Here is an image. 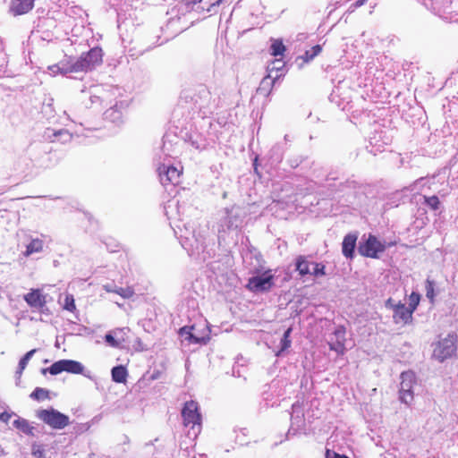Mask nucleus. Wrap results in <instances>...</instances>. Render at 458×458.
<instances>
[{"instance_id": "1", "label": "nucleus", "mask_w": 458, "mask_h": 458, "mask_svg": "<svg viewBox=\"0 0 458 458\" xmlns=\"http://www.w3.org/2000/svg\"><path fill=\"white\" fill-rule=\"evenodd\" d=\"M182 417L184 427L189 428L188 437L195 439L201 431V415L198 403L194 401L186 402L182 410Z\"/></svg>"}, {"instance_id": "2", "label": "nucleus", "mask_w": 458, "mask_h": 458, "mask_svg": "<svg viewBox=\"0 0 458 458\" xmlns=\"http://www.w3.org/2000/svg\"><path fill=\"white\" fill-rule=\"evenodd\" d=\"M102 57L101 48H91L79 58H72V69H73L74 74L88 72L102 64Z\"/></svg>"}, {"instance_id": "3", "label": "nucleus", "mask_w": 458, "mask_h": 458, "mask_svg": "<svg viewBox=\"0 0 458 458\" xmlns=\"http://www.w3.org/2000/svg\"><path fill=\"white\" fill-rule=\"evenodd\" d=\"M243 218L244 212L240 207L233 206L230 208H225L218 223L219 237L222 236V233L241 228L243 225Z\"/></svg>"}, {"instance_id": "4", "label": "nucleus", "mask_w": 458, "mask_h": 458, "mask_svg": "<svg viewBox=\"0 0 458 458\" xmlns=\"http://www.w3.org/2000/svg\"><path fill=\"white\" fill-rule=\"evenodd\" d=\"M183 226L185 229L184 233H182L181 226L175 224V227L178 228L181 233L180 238L182 246L190 253V255L199 254L204 250V235L200 233H197L195 230L190 232L186 225Z\"/></svg>"}, {"instance_id": "5", "label": "nucleus", "mask_w": 458, "mask_h": 458, "mask_svg": "<svg viewBox=\"0 0 458 458\" xmlns=\"http://www.w3.org/2000/svg\"><path fill=\"white\" fill-rule=\"evenodd\" d=\"M64 371L72 374H81L88 378H91L89 371H85V367L82 363L73 360H60L54 362L49 368L42 369L43 374L48 372L51 375H58Z\"/></svg>"}, {"instance_id": "6", "label": "nucleus", "mask_w": 458, "mask_h": 458, "mask_svg": "<svg viewBox=\"0 0 458 458\" xmlns=\"http://www.w3.org/2000/svg\"><path fill=\"white\" fill-rule=\"evenodd\" d=\"M457 336L455 334H448L433 344V357L438 361H444L454 354L456 351Z\"/></svg>"}, {"instance_id": "7", "label": "nucleus", "mask_w": 458, "mask_h": 458, "mask_svg": "<svg viewBox=\"0 0 458 458\" xmlns=\"http://www.w3.org/2000/svg\"><path fill=\"white\" fill-rule=\"evenodd\" d=\"M37 417L54 429H63L70 424V418L54 408L38 410Z\"/></svg>"}, {"instance_id": "8", "label": "nucleus", "mask_w": 458, "mask_h": 458, "mask_svg": "<svg viewBox=\"0 0 458 458\" xmlns=\"http://www.w3.org/2000/svg\"><path fill=\"white\" fill-rule=\"evenodd\" d=\"M159 180L163 185L177 184L182 173V167L174 166L170 162L158 163L157 168Z\"/></svg>"}, {"instance_id": "9", "label": "nucleus", "mask_w": 458, "mask_h": 458, "mask_svg": "<svg viewBox=\"0 0 458 458\" xmlns=\"http://www.w3.org/2000/svg\"><path fill=\"white\" fill-rule=\"evenodd\" d=\"M416 385L415 374L412 371H405L401 374L400 400L410 404L413 401V387Z\"/></svg>"}, {"instance_id": "10", "label": "nucleus", "mask_w": 458, "mask_h": 458, "mask_svg": "<svg viewBox=\"0 0 458 458\" xmlns=\"http://www.w3.org/2000/svg\"><path fill=\"white\" fill-rule=\"evenodd\" d=\"M304 428V408L301 403L296 402L292 406L291 427L288 435H295Z\"/></svg>"}, {"instance_id": "11", "label": "nucleus", "mask_w": 458, "mask_h": 458, "mask_svg": "<svg viewBox=\"0 0 458 458\" xmlns=\"http://www.w3.org/2000/svg\"><path fill=\"white\" fill-rule=\"evenodd\" d=\"M273 275L267 271L251 277L248 282V288L252 292H264L269 290L274 284Z\"/></svg>"}, {"instance_id": "12", "label": "nucleus", "mask_w": 458, "mask_h": 458, "mask_svg": "<svg viewBox=\"0 0 458 458\" xmlns=\"http://www.w3.org/2000/svg\"><path fill=\"white\" fill-rule=\"evenodd\" d=\"M345 335V328L342 326L337 327L328 340L330 350L335 351L339 355H344L346 351Z\"/></svg>"}, {"instance_id": "13", "label": "nucleus", "mask_w": 458, "mask_h": 458, "mask_svg": "<svg viewBox=\"0 0 458 458\" xmlns=\"http://www.w3.org/2000/svg\"><path fill=\"white\" fill-rule=\"evenodd\" d=\"M296 268L301 276L313 275L315 276H321L325 275V267L322 264L310 262L303 257L298 258Z\"/></svg>"}, {"instance_id": "14", "label": "nucleus", "mask_w": 458, "mask_h": 458, "mask_svg": "<svg viewBox=\"0 0 458 458\" xmlns=\"http://www.w3.org/2000/svg\"><path fill=\"white\" fill-rule=\"evenodd\" d=\"M359 250L363 256L377 258V253L385 250V245L377 237L369 235L365 243L360 246Z\"/></svg>"}, {"instance_id": "15", "label": "nucleus", "mask_w": 458, "mask_h": 458, "mask_svg": "<svg viewBox=\"0 0 458 458\" xmlns=\"http://www.w3.org/2000/svg\"><path fill=\"white\" fill-rule=\"evenodd\" d=\"M128 106V103H115L104 113V119L115 125H120L123 121V110Z\"/></svg>"}, {"instance_id": "16", "label": "nucleus", "mask_w": 458, "mask_h": 458, "mask_svg": "<svg viewBox=\"0 0 458 458\" xmlns=\"http://www.w3.org/2000/svg\"><path fill=\"white\" fill-rule=\"evenodd\" d=\"M47 72L51 76L63 75L70 78H76L73 76L74 72L72 69V58H65L58 64L49 65Z\"/></svg>"}, {"instance_id": "17", "label": "nucleus", "mask_w": 458, "mask_h": 458, "mask_svg": "<svg viewBox=\"0 0 458 458\" xmlns=\"http://www.w3.org/2000/svg\"><path fill=\"white\" fill-rule=\"evenodd\" d=\"M36 0H11L9 13L13 16L23 15L34 8Z\"/></svg>"}, {"instance_id": "18", "label": "nucleus", "mask_w": 458, "mask_h": 458, "mask_svg": "<svg viewBox=\"0 0 458 458\" xmlns=\"http://www.w3.org/2000/svg\"><path fill=\"white\" fill-rule=\"evenodd\" d=\"M24 301L33 309H43L47 303V295L39 289H32L24 295Z\"/></svg>"}, {"instance_id": "19", "label": "nucleus", "mask_w": 458, "mask_h": 458, "mask_svg": "<svg viewBox=\"0 0 458 458\" xmlns=\"http://www.w3.org/2000/svg\"><path fill=\"white\" fill-rule=\"evenodd\" d=\"M412 309H410L405 304L398 302L397 306H394V311L393 318L395 324H407L412 318Z\"/></svg>"}, {"instance_id": "20", "label": "nucleus", "mask_w": 458, "mask_h": 458, "mask_svg": "<svg viewBox=\"0 0 458 458\" xmlns=\"http://www.w3.org/2000/svg\"><path fill=\"white\" fill-rule=\"evenodd\" d=\"M192 330H194L193 327H182L180 329V335L182 337L184 338V340H188L189 342L193 343V344H206L210 340V337H209L210 329L208 328V327H207V334L202 336L195 335V334L192 333Z\"/></svg>"}, {"instance_id": "21", "label": "nucleus", "mask_w": 458, "mask_h": 458, "mask_svg": "<svg viewBox=\"0 0 458 458\" xmlns=\"http://www.w3.org/2000/svg\"><path fill=\"white\" fill-rule=\"evenodd\" d=\"M165 213L171 221V224L182 220L179 201L177 199H173L167 201L165 206Z\"/></svg>"}, {"instance_id": "22", "label": "nucleus", "mask_w": 458, "mask_h": 458, "mask_svg": "<svg viewBox=\"0 0 458 458\" xmlns=\"http://www.w3.org/2000/svg\"><path fill=\"white\" fill-rule=\"evenodd\" d=\"M357 234L349 233L347 234L343 241V254L346 258H352L354 252V249L356 246Z\"/></svg>"}, {"instance_id": "23", "label": "nucleus", "mask_w": 458, "mask_h": 458, "mask_svg": "<svg viewBox=\"0 0 458 458\" xmlns=\"http://www.w3.org/2000/svg\"><path fill=\"white\" fill-rule=\"evenodd\" d=\"M125 328H117L106 335L105 340L108 345L114 348L122 346V343L124 341L121 335L123 333Z\"/></svg>"}, {"instance_id": "24", "label": "nucleus", "mask_w": 458, "mask_h": 458, "mask_svg": "<svg viewBox=\"0 0 458 458\" xmlns=\"http://www.w3.org/2000/svg\"><path fill=\"white\" fill-rule=\"evenodd\" d=\"M13 425L22 433L29 436H34L35 428L27 420L18 418L13 422Z\"/></svg>"}, {"instance_id": "25", "label": "nucleus", "mask_w": 458, "mask_h": 458, "mask_svg": "<svg viewBox=\"0 0 458 458\" xmlns=\"http://www.w3.org/2000/svg\"><path fill=\"white\" fill-rule=\"evenodd\" d=\"M112 379L116 383H124L127 377V370L123 366H116L111 371Z\"/></svg>"}, {"instance_id": "26", "label": "nucleus", "mask_w": 458, "mask_h": 458, "mask_svg": "<svg viewBox=\"0 0 458 458\" xmlns=\"http://www.w3.org/2000/svg\"><path fill=\"white\" fill-rule=\"evenodd\" d=\"M37 352L36 349L30 350L19 361L18 369L16 370V378L19 379L25 369L26 366L28 365L29 361L32 358V356Z\"/></svg>"}, {"instance_id": "27", "label": "nucleus", "mask_w": 458, "mask_h": 458, "mask_svg": "<svg viewBox=\"0 0 458 458\" xmlns=\"http://www.w3.org/2000/svg\"><path fill=\"white\" fill-rule=\"evenodd\" d=\"M53 137L52 141L67 143L71 141L72 135L67 130H59L53 132Z\"/></svg>"}, {"instance_id": "28", "label": "nucleus", "mask_w": 458, "mask_h": 458, "mask_svg": "<svg viewBox=\"0 0 458 458\" xmlns=\"http://www.w3.org/2000/svg\"><path fill=\"white\" fill-rule=\"evenodd\" d=\"M43 250V242L39 239L32 240L27 246L26 255L40 252Z\"/></svg>"}, {"instance_id": "29", "label": "nucleus", "mask_w": 458, "mask_h": 458, "mask_svg": "<svg viewBox=\"0 0 458 458\" xmlns=\"http://www.w3.org/2000/svg\"><path fill=\"white\" fill-rule=\"evenodd\" d=\"M271 54L274 56H282L285 51V47L279 39H274L271 44Z\"/></svg>"}, {"instance_id": "30", "label": "nucleus", "mask_w": 458, "mask_h": 458, "mask_svg": "<svg viewBox=\"0 0 458 458\" xmlns=\"http://www.w3.org/2000/svg\"><path fill=\"white\" fill-rule=\"evenodd\" d=\"M63 308L68 311L73 312L76 310L73 295L65 294Z\"/></svg>"}, {"instance_id": "31", "label": "nucleus", "mask_w": 458, "mask_h": 458, "mask_svg": "<svg viewBox=\"0 0 458 458\" xmlns=\"http://www.w3.org/2000/svg\"><path fill=\"white\" fill-rule=\"evenodd\" d=\"M321 52V47L319 45L314 46L311 49L307 50L302 56L305 62L312 60Z\"/></svg>"}, {"instance_id": "32", "label": "nucleus", "mask_w": 458, "mask_h": 458, "mask_svg": "<svg viewBox=\"0 0 458 458\" xmlns=\"http://www.w3.org/2000/svg\"><path fill=\"white\" fill-rule=\"evenodd\" d=\"M31 454L36 458H44L45 457L44 446L40 444L33 443L31 445Z\"/></svg>"}, {"instance_id": "33", "label": "nucleus", "mask_w": 458, "mask_h": 458, "mask_svg": "<svg viewBox=\"0 0 458 458\" xmlns=\"http://www.w3.org/2000/svg\"><path fill=\"white\" fill-rule=\"evenodd\" d=\"M426 204L432 210H438L440 208V201L437 196L424 197Z\"/></svg>"}, {"instance_id": "34", "label": "nucleus", "mask_w": 458, "mask_h": 458, "mask_svg": "<svg viewBox=\"0 0 458 458\" xmlns=\"http://www.w3.org/2000/svg\"><path fill=\"white\" fill-rule=\"evenodd\" d=\"M30 397L35 400H43L48 397V391L44 388L37 387L31 394Z\"/></svg>"}, {"instance_id": "35", "label": "nucleus", "mask_w": 458, "mask_h": 458, "mask_svg": "<svg viewBox=\"0 0 458 458\" xmlns=\"http://www.w3.org/2000/svg\"><path fill=\"white\" fill-rule=\"evenodd\" d=\"M114 293L119 294L123 299H129L134 294V291L131 287H117L115 288Z\"/></svg>"}, {"instance_id": "36", "label": "nucleus", "mask_w": 458, "mask_h": 458, "mask_svg": "<svg viewBox=\"0 0 458 458\" xmlns=\"http://www.w3.org/2000/svg\"><path fill=\"white\" fill-rule=\"evenodd\" d=\"M284 66V63L283 62V60L280 58V59H276L275 61H273L267 67L268 71L270 73H272L274 71L276 72H280ZM272 75L269 74V77H271Z\"/></svg>"}, {"instance_id": "37", "label": "nucleus", "mask_w": 458, "mask_h": 458, "mask_svg": "<svg viewBox=\"0 0 458 458\" xmlns=\"http://www.w3.org/2000/svg\"><path fill=\"white\" fill-rule=\"evenodd\" d=\"M420 296L419 293H411V294L409 297V308L412 309V311L416 310L417 306L420 303Z\"/></svg>"}, {"instance_id": "38", "label": "nucleus", "mask_w": 458, "mask_h": 458, "mask_svg": "<svg viewBox=\"0 0 458 458\" xmlns=\"http://www.w3.org/2000/svg\"><path fill=\"white\" fill-rule=\"evenodd\" d=\"M426 290H427V297L428 299H433L434 297V286H433V283L429 280H427V285H426Z\"/></svg>"}, {"instance_id": "39", "label": "nucleus", "mask_w": 458, "mask_h": 458, "mask_svg": "<svg viewBox=\"0 0 458 458\" xmlns=\"http://www.w3.org/2000/svg\"><path fill=\"white\" fill-rule=\"evenodd\" d=\"M280 344H281V349L276 353V356H279L282 352L285 351L286 349H288L291 346V340L282 338Z\"/></svg>"}, {"instance_id": "40", "label": "nucleus", "mask_w": 458, "mask_h": 458, "mask_svg": "<svg viewBox=\"0 0 458 458\" xmlns=\"http://www.w3.org/2000/svg\"><path fill=\"white\" fill-rule=\"evenodd\" d=\"M115 288H117V286L113 285L111 284H106L103 285V289L107 293H114Z\"/></svg>"}, {"instance_id": "41", "label": "nucleus", "mask_w": 458, "mask_h": 458, "mask_svg": "<svg viewBox=\"0 0 458 458\" xmlns=\"http://www.w3.org/2000/svg\"><path fill=\"white\" fill-rule=\"evenodd\" d=\"M398 305V302H394V301L391 298H389L386 301V308H389V309H392L393 311H394V306H397Z\"/></svg>"}, {"instance_id": "42", "label": "nucleus", "mask_w": 458, "mask_h": 458, "mask_svg": "<svg viewBox=\"0 0 458 458\" xmlns=\"http://www.w3.org/2000/svg\"><path fill=\"white\" fill-rule=\"evenodd\" d=\"M11 418V415L7 412H3L1 415H0V420L6 422L9 420V419Z\"/></svg>"}, {"instance_id": "43", "label": "nucleus", "mask_w": 458, "mask_h": 458, "mask_svg": "<svg viewBox=\"0 0 458 458\" xmlns=\"http://www.w3.org/2000/svg\"><path fill=\"white\" fill-rule=\"evenodd\" d=\"M192 145L195 146L197 148H202L205 146V142L204 141L199 142L197 140H193Z\"/></svg>"}, {"instance_id": "44", "label": "nucleus", "mask_w": 458, "mask_h": 458, "mask_svg": "<svg viewBox=\"0 0 458 458\" xmlns=\"http://www.w3.org/2000/svg\"><path fill=\"white\" fill-rule=\"evenodd\" d=\"M291 332H292V328H291V327H289V328H288V329L284 333L283 338H284V339H290Z\"/></svg>"}, {"instance_id": "45", "label": "nucleus", "mask_w": 458, "mask_h": 458, "mask_svg": "<svg viewBox=\"0 0 458 458\" xmlns=\"http://www.w3.org/2000/svg\"><path fill=\"white\" fill-rule=\"evenodd\" d=\"M199 105L201 108H204V109H209L212 106L211 103H199Z\"/></svg>"}, {"instance_id": "46", "label": "nucleus", "mask_w": 458, "mask_h": 458, "mask_svg": "<svg viewBox=\"0 0 458 458\" xmlns=\"http://www.w3.org/2000/svg\"><path fill=\"white\" fill-rule=\"evenodd\" d=\"M367 2V0H358L356 3H355V7H360L361 5H363L365 3Z\"/></svg>"}, {"instance_id": "47", "label": "nucleus", "mask_w": 458, "mask_h": 458, "mask_svg": "<svg viewBox=\"0 0 458 458\" xmlns=\"http://www.w3.org/2000/svg\"><path fill=\"white\" fill-rule=\"evenodd\" d=\"M423 181H424V179H423V178H420V180H418V181L416 182V185L420 184L421 182H423Z\"/></svg>"}, {"instance_id": "48", "label": "nucleus", "mask_w": 458, "mask_h": 458, "mask_svg": "<svg viewBox=\"0 0 458 458\" xmlns=\"http://www.w3.org/2000/svg\"><path fill=\"white\" fill-rule=\"evenodd\" d=\"M222 0H218L216 4H219L221 3Z\"/></svg>"}]
</instances>
